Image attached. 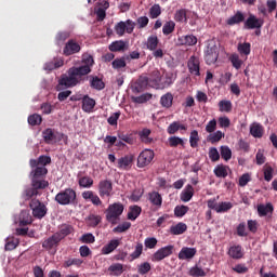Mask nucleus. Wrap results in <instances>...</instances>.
Segmentation results:
<instances>
[{"label":"nucleus","instance_id":"obj_1","mask_svg":"<svg viewBox=\"0 0 277 277\" xmlns=\"http://www.w3.org/2000/svg\"><path fill=\"white\" fill-rule=\"evenodd\" d=\"M92 66H94V57L90 54L82 55V65L79 67H70L67 70V75H63L58 80L57 90H64V88H75L82 81H85L84 77H88L92 72Z\"/></svg>","mask_w":277,"mask_h":277},{"label":"nucleus","instance_id":"obj_2","mask_svg":"<svg viewBox=\"0 0 277 277\" xmlns=\"http://www.w3.org/2000/svg\"><path fill=\"white\" fill-rule=\"evenodd\" d=\"M30 181L31 187H26L22 194L24 200H31L34 196H40V189H47L49 187V181L44 180L49 174L47 167H30Z\"/></svg>","mask_w":277,"mask_h":277},{"label":"nucleus","instance_id":"obj_3","mask_svg":"<svg viewBox=\"0 0 277 277\" xmlns=\"http://www.w3.org/2000/svg\"><path fill=\"white\" fill-rule=\"evenodd\" d=\"M122 213H124V205L120 202H115L109 205L108 208L105 210L106 222H109V224H113V226H116Z\"/></svg>","mask_w":277,"mask_h":277},{"label":"nucleus","instance_id":"obj_4","mask_svg":"<svg viewBox=\"0 0 277 277\" xmlns=\"http://www.w3.org/2000/svg\"><path fill=\"white\" fill-rule=\"evenodd\" d=\"M54 200L62 207L75 205V202H77V192L72 188H65L55 195Z\"/></svg>","mask_w":277,"mask_h":277},{"label":"nucleus","instance_id":"obj_5","mask_svg":"<svg viewBox=\"0 0 277 277\" xmlns=\"http://www.w3.org/2000/svg\"><path fill=\"white\" fill-rule=\"evenodd\" d=\"M134 29L135 22H133L132 19H127L126 22L121 21L115 25V34H117L119 38H122L124 34H133Z\"/></svg>","mask_w":277,"mask_h":277},{"label":"nucleus","instance_id":"obj_6","mask_svg":"<svg viewBox=\"0 0 277 277\" xmlns=\"http://www.w3.org/2000/svg\"><path fill=\"white\" fill-rule=\"evenodd\" d=\"M29 207L32 211L34 217H36L37 220H42V217H44V215H47V212L49 211V209H47V206L38 199H31Z\"/></svg>","mask_w":277,"mask_h":277},{"label":"nucleus","instance_id":"obj_7","mask_svg":"<svg viewBox=\"0 0 277 277\" xmlns=\"http://www.w3.org/2000/svg\"><path fill=\"white\" fill-rule=\"evenodd\" d=\"M155 159V151L151 149H144L137 157V168H146L153 163Z\"/></svg>","mask_w":277,"mask_h":277},{"label":"nucleus","instance_id":"obj_8","mask_svg":"<svg viewBox=\"0 0 277 277\" xmlns=\"http://www.w3.org/2000/svg\"><path fill=\"white\" fill-rule=\"evenodd\" d=\"M77 53H81V44L77 39H69L63 48V54L70 57V55H77Z\"/></svg>","mask_w":277,"mask_h":277},{"label":"nucleus","instance_id":"obj_9","mask_svg":"<svg viewBox=\"0 0 277 277\" xmlns=\"http://www.w3.org/2000/svg\"><path fill=\"white\" fill-rule=\"evenodd\" d=\"M217 57H220V53L217 52V45L209 44L205 54L206 64H208V66H211V64H215L217 62Z\"/></svg>","mask_w":277,"mask_h":277},{"label":"nucleus","instance_id":"obj_10","mask_svg":"<svg viewBox=\"0 0 277 277\" xmlns=\"http://www.w3.org/2000/svg\"><path fill=\"white\" fill-rule=\"evenodd\" d=\"M172 252H174V246L169 245L167 247H162L154 253L151 261L154 262L163 261V259H167V256H170Z\"/></svg>","mask_w":277,"mask_h":277},{"label":"nucleus","instance_id":"obj_11","mask_svg":"<svg viewBox=\"0 0 277 277\" xmlns=\"http://www.w3.org/2000/svg\"><path fill=\"white\" fill-rule=\"evenodd\" d=\"M148 85H150V80H148V76L142 75L134 82L132 90L136 94H140V92H144V90H146V88H148Z\"/></svg>","mask_w":277,"mask_h":277},{"label":"nucleus","instance_id":"obj_12","mask_svg":"<svg viewBox=\"0 0 277 277\" xmlns=\"http://www.w3.org/2000/svg\"><path fill=\"white\" fill-rule=\"evenodd\" d=\"M111 192H114V185L109 180H102L98 183V194L101 198H105V196H111Z\"/></svg>","mask_w":277,"mask_h":277},{"label":"nucleus","instance_id":"obj_13","mask_svg":"<svg viewBox=\"0 0 277 277\" xmlns=\"http://www.w3.org/2000/svg\"><path fill=\"white\" fill-rule=\"evenodd\" d=\"M263 19L250 14L243 23V29H261V27H263Z\"/></svg>","mask_w":277,"mask_h":277},{"label":"nucleus","instance_id":"obj_14","mask_svg":"<svg viewBox=\"0 0 277 277\" xmlns=\"http://www.w3.org/2000/svg\"><path fill=\"white\" fill-rule=\"evenodd\" d=\"M149 81V88H155L156 90H159V85L161 83V71L159 69L155 68L149 72L148 76Z\"/></svg>","mask_w":277,"mask_h":277},{"label":"nucleus","instance_id":"obj_15","mask_svg":"<svg viewBox=\"0 0 277 277\" xmlns=\"http://www.w3.org/2000/svg\"><path fill=\"white\" fill-rule=\"evenodd\" d=\"M187 66L190 75H195V77H200V60H198V57L190 56Z\"/></svg>","mask_w":277,"mask_h":277},{"label":"nucleus","instance_id":"obj_16","mask_svg":"<svg viewBox=\"0 0 277 277\" xmlns=\"http://www.w3.org/2000/svg\"><path fill=\"white\" fill-rule=\"evenodd\" d=\"M82 198L83 200H90L94 207H103V200H101V197L92 190H84L82 193Z\"/></svg>","mask_w":277,"mask_h":277},{"label":"nucleus","instance_id":"obj_17","mask_svg":"<svg viewBox=\"0 0 277 277\" xmlns=\"http://www.w3.org/2000/svg\"><path fill=\"white\" fill-rule=\"evenodd\" d=\"M61 241L60 235L54 234L42 242V248H44V250H53V248L60 246Z\"/></svg>","mask_w":277,"mask_h":277},{"label":"nucleus","instance_id":"obj_18","mask_svg":"<svg viewBox=\"0 0 277 277\" xmlns=\"http://www.w3.org/2000/svg\"><path fill=\"white\" fill-rule=\"evenodd\" d=\"M196 248L184 247L181 249L177 256L180 261H189L190 259H194V256H196Z\"/></svg>","mask_w":277,"mask_h":277},{"label":"nucleus","instance_id":"obj_19","mask_svg":"<svg viewBox=\"0 0 277 277\" xmlns=\"http://www.w3.org/2000/svg\"><path fill=\"white\" fill-rule=\"evenodd\" d=\"M245 254L241 245H233L228 250V255L234 259V261H239Z\"/></svg>","mask_w":277,"mask_h":277},{"label":"nucleus","instance_id":"obj_20","mask_svg":"<svg viewBox=\"0 0 277 277\" xmlns=\"http://www.w3.org/2000/svg\"><path fill=\"white\" fill-rule=\"evenodd\" d=\"M51 163V156H40L38 159H30L29 166L30 168H36V166H40V168H47Z\"/></svg>","mask_w":277,"mask_h":277},{"label":"nucleus","instance_id":"obj_21","mask_svg":"<svg viewBox=\"0 0 277 277\" xmlns=\"http://www.w3.org/2000/svg\"><path fill=\"white\" fill-rule=\"evenodd\" d=\"M135 157L133 155H127L118 159V168L120 170H129L133 166Z\"/></svg>","mask_w":277,"mask_h":277},{"label":"nucleus","instance_id":"obj_22","mask_svg":"<svg viewBox=\"0 0 277 277\" xmlns=\"http://www.w3.org/2000/svg\"><path fill=\"white\" fill-rule=\"evenodd\" d=\"M94 107H96V101L90 97V95H84L82 97V111L90 114L94 109Z\"/></svg>","mask_w":277,"mask_h":277},{"label":"nucleus","instance_id":"obj_23","mask_svg":"<svg viewBox=\"0 0 277 277\" xmlns=\"http://www.w3.org/2000/svg\"><path fill=\"white\" fill-rule=\"evenodd\" d=\"M88 79L90 80V88L92 90H105V82L98 76H89Z\"/></svg>","mask_w":277,"mask_h":277},{"label":"nucleus","instance_id":"obj_24","mask_svg":"<svg viewBox=\"0 0 277 277\" xmlns=\"http://www.w3.org/2000/svg\"><path fill=\"white\" fill-rule=\"evenodd\" d=\"M177 41L180 44L185 47H194L198 44V38H196V36L194 35H186V36L179 37Z\"/></svg>","mask_w":277,"mask_h":277},{"label":"nucleus","instance_id":"obj_25","mask_svg":"<svg viewBox=\"0 0 277 277\" xmlns=\"http://www.w3.org/2000/svg\"><path fill=\"white\" fill-rule=\"evenodd\" d=\"M149 202L156 207V209H161V205H163V198L158 192L149 193Z\"/></svg>","mask_w":277,"mask_h":277},{"label":"nucleus","instance_id":"obj_26","mask_svg":"<svg viewBox=\"0 0 277 277\" xmlns=\"http://www.w3.org/2000/svg\"><path fill=\"white\" fill-rule=\"evenodd\" d=\"M173 103H174V95L172 93H170V92L163 94L160 97V105L164 109H170V107H172Z\"/></svg>","mask_w":277,"mask_h":277},{"label":"nucleus","instance_id":"obj_27","mask_svg":"<svg viewBox=\"0 0 277 277\" xmlns=\"http://www.w3.org/2000/svg\"><path fill=\"white\" fill-rule=\"evenodd\" d=\"M120 246V239H113L102 248V254H111Z\"/></svg>","mask_w":277,"mask_h":277},{"label":"nucleus","instance_id":"obj_28","mask_svg":"<svg viewBox=\"0 0 277 277\" xmlns=\"http://www.w3.org/2000/svg\"><path fill=\"white\" fill-rule=\"evenodd\" d=\"M192 198H194V186H192V184H188L181 193V200L182 202H189Z\"/></svg>","mask_w":277,"mask_h":277},{"label":"nucleus","instance_id":"obj_29","mask_svg":"<svg viewBox=\"0 0 277 277\" xmlns=\"http://www.w3.org/2000/svg\"><path fill=\"white\" fill-rule=\"evenodd\" d=\"M228 172H230V167L224 164H217L214 168V174L217 179H226L228 176Z\"/></svg>","mask_w":277,"mask_h":277},{"label":"nucleus","instance_id":"obj_30","mask_svg":"<svg viewBox=\"0 0 277 277\" xmlns=\"http://www.w3.org/2000/svg\"><path fill=\"white\" fill-rule=\"evenodd\" d=\"M42 137L45 144H53L55 140H57V135H55V131L51 128H48L42 132Z\"/></svg>","mask_w":277,"mask_h":277},{"label":"nucleus","instance_id":"obj_31","mask_svg":"<svg viewBox=\"0 0 277 277\" xmlns=\"http://www.w3.org/2000/svg\"><path fill=\"white\" fill-rule=\"evenodd\" d=\"M246 22V15L241 11H237L235 15L227 19V25H239Z\"/></svg>","mask_w":277,"mask_h":277},{"label":"nucleus","instance_id":"obj_32","mask_svg":"<svg viewBox=\"0 0 277 277\" xmlns=\"http://www.w3.org/2000/svg\"><path fill=\"white\" fill-rule=\"evenodd\" d=\"M250 133L252 137L261 138L263 137V133H265V129L261 126V123H252L250 126Z\"/></svg>","mask_w":277,"mask_h":277},{"label":"nucleus","instance_id":"obj_33","mask_svg":"<svg viewBox=\"0 0 277 277\" xmlns=\"http://www.w3.org/2000/svg\"><path fill=\"white\" fill-rule=\"evenodd\" d=\"M258 213L260 215V217H265V215H267V213H274V205L272 203H266V205H259L258 206Z\"/></svg>","mask_w":277,"mask_h":277},{"label":"nucleus","instance_id":"obj_34","mask_svg":"<svg viewBox=\"0 0 277 277\" xmlns=\"http://www.w3.org/2000/svg\"><path fill=\"white\" fill-rule=\"evenodd\" d=\"M108 272L110 273V276H122V274L124 273V265L120 263L111 264L108 267Z\"/></svg>","mask_w":277,"mask_h":277},{"label":"nucleus","instance_id":"obj_35","mask_svg":"<svg viewBox=\"0 0 277 277\" xmlns=\"http://www.w3.org/2000/svg\"><path fill=\"white\" fill-rule=\"evenodd\" d=\"M187 230V224L180 222L176 225L170 227L171 235H183Z\"/></svg>","mask_w":277,"mask_h":277},{"label":"nucleus","instance_id":"obj_36","mask_svg":"<svg viewBox=\"0 0 277 277\" xmlns=\"http://www.w3.org/2000/svg\"><path fill=\"white\" fill-rule=\"evenodd\" d=\"M62 66H64V60L54 58V61L45 63L44 70H55L57 68H62Z\"/></svg>","mask_w":277,"mask_h":277},{"label":"nucleus","instance_id":"obj_37","mask_svg":"<svg viewBox=\"0 0 277 277\" xmlns=\"http://www.w3.org/2000/svg\"><path fill=\"white\" fill-rule=\"evenodd\" d=\"M159 47V37L151 35L147 38L146 49L148 51H155Z\"/></svg>","mask_w":277,"mask_h":277},{"label":"nucleus","instance_id":"obj_38","mask_svg":"<svg viewBox=\"0 0 277 277\" xmlns=\"http://www.w3.org/2000/svg\"><path fill=\"white\" fill-rule=\"evenodd\" d=\"M208 272L209 269L205 271L202 267L195 265L189 269L188 275L192 277H205L207 276Z\"/></svg>","mask_w":277,"mask_h":277},{"label":"nucleus","instance_id":"obj_39","mask_svg":"<svg viewBox=\"0 0 277 277\" xmlns=\"http://www.w3.org/2000/svg\"><path fill=\"white\" fill-rule=\"evenodd\" d=\"M237 51L240 55H246V57H248L252 51V45L250 42L238 43Z\"/></svg>","mask_w":277,"mask_h":277},{"label":"nucleus","instance_id":"obj_40","mask_svg":"<svg viewBox=\"0 0 277 277\" xmlns=\"http://www.w3.org/2000/svg\"><path fill=\"white\" fill-rule=\"evenodd\" d=\"M168 144L170 148H176L177 146H182V148H185V141L179 136H170L168 138Z\"/></svg>","mask_w":277,"mask_h":277},{"label":"nucleus","instance_id":"obj_41","mask_svg":"<svg viewBox=\"0 0 277 277\" xmlns=\"http://www.w3.org/2000/svg\"><path fill=\"white\" fill-rule=\"evenodd\" d=\"M70 38V31L68 30H63L58 31L55 36V42L60 47V44H64Z\"/></svg>","mask_w":277,"mask_h":277},{"label":"nucleus","instance_id":"obj_42","mask_svg":"<svg viewBox=\"0 0 277 277\" xmlns=\"http://www.w3.org/2000/svg\"><path fill=\"white\" fill-rule=\"evenodd\" d=\"M74 228L72 225H62L60 232L55 233L56 235H58V237H61V241L62 239H65V237H68V235H71V233H74Z\"/></svg>","mask_w":277,"mask_h":277},{"label":"nucleus","instance_id":"obj_43","mask_svg":"<svg viewBox=\"0 0 277 277\" xmlns=\"http://www.w3.org/2000/svg\"><path fill=\"white\" fill-rule=\"evenodd\" d=\"M174 21L176 23H187V9H180L175 11Z\"/></svg>","mask_w":277,"mask_h":277},{"label":"nucleus","instance_id":"obj_44","mask_svg":"<svg viewBox=\"0 0 277 277\" xmlns=\"http://www.w3.org/2000/svg\"><path fill=\"white\" fill-rule=\"evenodd\" d=\"M142 214V208L140 206L130 207V213H128V220L135 222Z\"/></svg>","mask_w":277,"mask_h":277},{"label":"nucleus","instance_id":"obj_45","mask_svg":"<svg viewBox=\"0 0 277 277\" xmlns=\"http://www.w3.org/2000/svg\"><path fill=\"white\" fill-rule=\"evenodd\" d=\"M144 252V245L142 242H137L134 251L130 254V261H135L142 256Z\"/></svg>","mask_w":277,"mask_h":277},{"label":"nucleus","instance_id":"obj_46","mask_svg":"<svg viewBox=\"0 0 277 277\" xmlns=\"http://www.w3.org/2000/svg\"><path fill=\"white\" fill-rule=\"evenodd\" d=\"M127 43L123 40L115 41L110 43L109 51L113 53H118L119 51H124Z\"/></svg>","mask_w":277,"mask_h":277},{"label":"nucleus","instance_id":"obj_47","mask_svg":"<svg viewBox=\"0 0 277 277\" xmlns=\"http://www.w3.org/2000/svg\"><path fill=\"white\" fill-rule=\"evenodd\" d=\"M220 153H221V157H222V159H224V161H230V159H233V150H230V147H228L226 145H222L220 147Z\"/></svg>","mask_w":277,"mask_h":277},{"label":"nucleus","instance_id":"obj_48","mask_svg":"<svg viewBox=\"0 0 277 277\" xmlns=\"http://www.w3.org/2000/svg\"><path fill=\"white\" fill-rule=\"evenodd\" d=\"M174 29H176V23H174V21H169L164 23L162 34L163 36H170V34L174 32Z\"/></svg>","mask_w":277,"mask_h":277},{"label":"nucleus","instance_id":"obj_49","mask_svg":"<svg viewBox=\"0 0 277 277\" xmlns=\"http://www.w3.org/2000/svg\"><path fill=\"white\" fill-rule=\"evenodd\" d=\"M222 137H224V133L222 131H216L214 133L211 132L208 135L207 141L210 142V144H217V142H220Z\"/></svg>","mask_w":277,"mask_h":277},{"label":"nucleus","instance_id":"obj_50","mask_svg":"<svg viewBox=\"0 0 277 277\" xmlns=\"http://www.w3.org/2000/svg\"><path fill=\"white\" fill-rule=\"evenodd\" d=\"M150 129H143L141 132H138L140 138L143 142V144H151L153 138H150Z\"/></svg>","mask_w":277,"mask_h":277},{"label":"nucleus","instance_id":"obj_51","mask_svg":"<svg viewBox=\"0 0 277 277\" xmlns=\"http://www.w3.org/2000/svg\"><path fill=\"white\" fill-rule=\"evenodd\" d=\"M31 224V215L27 211H22L19 214V226H29Z\"/></svg>","mask_w":277,"mask_h":277},{"label":"nucleus","instance_id":"obj_52","mask_svg":"<svg viewBox=\"0 0 277 277\" xmlns=\"http://www.w3.org/2000/svg\"><path fill=\"white\" fill-rule=\"evenodd\" d=\"M78 184L80 187H83L84 189H90L92 185H94V180L90 176H82L79 179Z\"/></svg>","mask_w":277,"mask_h":277},{"label":"nucleus","instance_id":"obj_53","mask_svg":"<svg viewBox=\"0 0 277 277\" xmlns=\"http://www.w3.org/2000/svg\"><path fill=\"white\" fill-rule=\"evenodd\" d=\"M87 220L89 222V226H91L92 228H96V226H98L100 223L103 222V217L96 214H90Z\"/></svg>","mask_w":277,"mask_h":277},{"label":"nucleus","instance_id":"obj_54","mask_svg":"<svg viewBox=\"0 0 277 277\" xmlns=\"http://www.w3.org/2000/svg\"><path fill=\"white\" fill-rule=\"evenodd\" d=\"M229 62H232V66L236 68V70H239L241 66H243V61L239 58V54L234 53L229 56Z\"/></svg>","mask_w":277,"mask_h":277},{"label":"nucleus","instance_id":"obj_55","mask_svg":"<svg viewBox=\"0 0 277 277\" xmlns=\"http://www.w3.org/2000/svg\"><path fill=\"white\" fill-rule=\"evenodd\" d=\"M150 269H153V266L148 262H143L137 265V274L141 276H146Z\"/></svg>","mask_w":277,"mask_h":277},{"label":"nucleus","instance_id":"obj_56","mask_svg":"<svg viewBox=\"0 0 277 277\" xmlns=\"http://www.w3.org/2000/svg\"><path fill=\"white\" fill-rule=\"evenodd\" d=\"M199 142H200V136L198 135L197 130H193L189 135L190 148H198Z\"/></svg>","mask_w":277,"mask_h":277},{"label":"nucleus","instance_id":"obj_57","mask_svg":"<svg viewBox=\"0 0 277 277\" xmlns=\"http://www.w3.org/2000/svg\"><path fill=\"white\" fill-rule=\"evenodd\" d=\"M28 124H30V127H38L42 124V116H40L39 114L30 115L28 117Z\"/></svg>","mask_w":277,"mask_h":277},{"label":"nucleus","instance_id":"obj_58","mask_svg":"<svg viewBox=\"0 0 277 277\" xmlns=\"http://www.w3.org/2000/svg\"><path fill=\"white\" fill-rule=\"evenodd\" d=\"M230 209H233V202L222 201L221 203H219L216 213H228V211H230Z\"/></svg>","mask_w":277,"mask_h":277},{"label":"nucleus","instance_id":"obj_59","mask_svg":"<svg viewBox=\"0 0 277 277\" xmlns=\"http://www.w3.org/2000/svg\"><path fill=\"white\" fill-rule=\"evenodd\" d=\"M188 211H189V207L187 206H176L174 208V215L175 217H184V215H187Z\"/></svg>","mask_w":277,"mask_h":277},{"label":"nucleus","instance_id":"obj_60","mask_svg":"<svg viewBox=\"0 0 277 277\" xmlns=\"http://www.w3.org/2000/svg\"><path fill=\"white\" fill-rule=\"evenodd\" d=\"M72 265L75 267H81V265H83V260L74 258L64 262V267H72Z\"/></svg>","mask_w":277,"mask_h":277},{"label":"nucleus","instance_id":"obj_61","mask_svg":"<svg viewBox=\"0 0 277 277\" xmlns=\"http://www.w3.org/2000/svg\"><path fill=\"white\" fill-rule=\"evenodd\" d=\"M149 16L150 18H159V16H161V6L159 4H154L149 9Z\"/></svg>","mask_w":277,"mask_h":277},{"label":"nucleus","instance_id":"obj_62","mask_svg":"<svg viewBox=\"0 0 277 277\" xmlns=\"http://www.w3.org/2000/svg\"><path fill=\"white\" fill-rule=\"evenodd\" d=\"M131 228V222H123L113 229V233H127Z\"/></svg>","mask_w":277,"mask_h":277},{"label":"nucleus","instance_id":"obj_63","mask_svg":"<svg viewBox=\"0 0 277 277\" xmlns=\"http://www.w3.org/2000/svg\"><path fill=\"white\" fill-rule=\"evenodd\" d=\"M79 241H81V243H94V241H96V238L94 237L93 234L88 233V234H83Z\"/></svg>","mask_w":277,"mask_h":277},{"label":"nucleus","instance_id":"obj_64","mask_svg":"<svg viewBox=\"0 0 277 277\" xmlns=\"http://www.w3.org/2000/svg\"><path fill=\"white\" fill-rule=\"evenodd\" d=\"M236 234L238 235V237H248V230L246 229V222H241L236 227Z\"/></svg>","mask_w":277,"mask_h":277}]
</instances>
